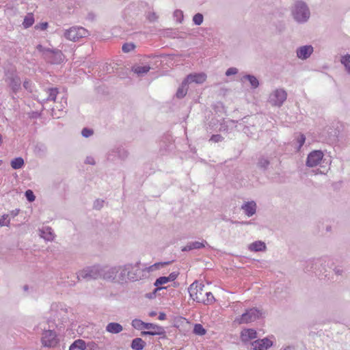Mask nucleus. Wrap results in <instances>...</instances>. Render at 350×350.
<instances>
[{
  "label": "nucleus",
  "mask_w": 350,
  "mask_h": 350,
  "mask_svg": "<svg viewBox=\"0 0 350 350\" xmlns=\"http://www.w3.org/2000/svg\"><path fill=\"white\" fill-rule=\"evenodd\" d=\"M49 314L48 323H53L55 327H62L68 319V308L64 304L60 302L51 304Z\"/></svg>",
  "instance_id": "nucleus-1"
},
{
  "label": "nucleus",
  "mask_w": 350,
  "mask_h": 350,
  "mask_svg": "<svg viewBox=\"0 0 350 350\" xmlns=\"http://www.w3.org/2000/svg\"><path fill=\"white\" fill-rule=\"evenodd\" d=\"M116 283L124 284L128 281H137L140 279V271L137 264L128 263L116 266Z\"/></svg>",
  "instance_id": "nucleus-2"
},
{
  "label": "nucleus",
  "mask_w": 350,
  "mask_h": 350,
  "mask_svg": "<svg viewBox=\"0 0 350 350\" xmlns=\"http://www.w3.org/2000/svg\"><path fill=\"white\" fill-rule=\"evenodd\" d=\"M290 12L293 21L299 25L308 23L311 16L308 4L302 0H295L290 7Z\"/></svg>",
  "instance_id": "nucleus-3"
},
{
  "label": "nucleus",
  "mask_w": 350,
  "mask_h": 350,
  "mask_svg": "<svg viewBox=\"0 0 350 350\" xmlns=\"http://www.w3.org/2000/svg\"><path fill=\"white\" fill-rule=\"evenodd\" d=\"M36 49L42 54V58L51 64H60L66 59L63 53L57 49H50L38 44Z\"/></svg>",
  "instance_id": "nucleus-4"
},
{
  "label": "nucleus",
  "mask_w": 350,
  "mask_h": 350,
  "mask_svg": "<svg viewBox=\"0 0 350 350\" xmlns=\"http://www.w3.org/2000/svg\"><path fill=\"white\" fill-rule=\"evenodd\" d=\"M101 265H95L87 267L80 271L77 275L78 280L81 279L86 280L100 279Z\"/></svg>",
  "instance_id": "nucleus-5"
},
{
  "label": "nucleus",
  "mask_w": 350,
  "mask_h": 350,
  "mask_svg": "<svg viewBox=\"0 0 350 350\" xmlns=\"http://www.w3.org/2000/svg\"><path fill=\"white\" fill-rule=\"evenodd\" d=\"M310 263L311 264L310 271L324 274L327 272V267L332 268V260L328 256H323L310 261Z\"/></svg>",
  "instance_id": "nucleus-6"
},
{
  "label": "nucleus",
  "mask_w": 350,
  "mask_h": 350,
  "mask_svg": "<svg viewBox=\"0 0 350 350\" xmlns=\"http://www.w3.org/2000/svg\"><path fill=\"white\" fill-rule=\"evenodd\" d=\"M89 36L88 31L82 27H72L66 29L64 36L68 40L77 42L81 38L88 37Z\"/></svg>",
  "instance_id": "nucleus-7"
},
{
  "label": "nucleus",
  "mask_w": 350,
  "mask_h": 350,
  "mask_svg": "<svg viewBox=\"0 0 350 350\" xmlns=\"http://www.w3.org/2000/svg\"><path fill=\"white\" fill-rule=\"evenodd\" d=\"M41 343L44 347H55L59 343L56 332L53 329H42Z\"/></svg>",
  "instance_id": "nucleus-8"
},
{
  "label": "nucleus",
  "mask_w": 350,
  "mask_h": 350,
  "mask_svg": "<svg viewBox=\"0 0 350 350\" xmlns=\"http://www.w3.org/2000/svg\"><path fill=\"white\" fill-rule=\"evenodd\" d=\"M262 314V310L257 308L247 310L241 316L236 318L235 321L239 324L248 323L258 319Z\"/></svg>",
  "instance_id": "nucleus-9"
},
{
  "label": "nucleus",
  "mask_w": 350,
  "mask_h": 350,
  "mask_svg": "<svg viewBox=\"0 0 350 350\" xmlns=\"http://www.w3.org/2000/svg\"><path fill=\"white\" fill-rule=\"evenodd\" d=\"M5 81L12 89V92L16 93L21 89V80L16 71L9 70L5 74Z\"/></svg>",
  "instance_id": "nucleus-10"
},
{
  "label": "nucleus",
  "mask_w": 350,
  "mask_h": 350,
  "mask_svg": "<svg viewBox=\"0 0 350 350\" xmlns=\"http://www.w3.org/2000/svg\"><path fill=\"white\" fill-rule=\"evenodd\" d=\"M204 285L202 283H199L198 281L193 282L188 288V291L189 293L190 297L196 302L201 303L202 299L200 298V295H201L203 293Z\"/></svg>",
  "instance_id": "nucleus-11"
},
{
  "label": "nucleus",
  "mask_w": 350,
  "mask_h": 350,
  "mask_svg": "<svg viewBox=\"0 0 350 350\" xmlns=\"http://www.w3.org/2000/svg\"><path fill=\"white\" fill-rule=\"evenodd\" d=\"M287 94L282 89H278L272 92L269 98V102L273 106L280 107L286 100Z\"/></svg>",
  "instance_id": "nucleus-12"
},
{
  "label": "nucleus",
  "mask_w": 350,
  "mask_h": 350,
  "mask_svg": "<svg viewBox=\"0 0 350 350\" xmlns=\"http://www.w3.org/2000/svg\"><path fill=\"white\" fill-rule=\"evenodd\" d=\"M323 152L321 150H312L307 157L306 165L309 167H314L320 165L323 161Z\"/></svg>",
  "instance_id": "nucleus-13"
},
{
  "label": "nucleus",
  "mask_w": 350,
  "mask_h": 350,
  "mask_svg": "<svg viewBox=\"0 0 350 350\" xmlns=\"http://www.w3.org/2000/svg\"><path fill=\"white\" fill-rule=\"evenodd\" d=\"M116 266H101L100 279L107 282L116 283V280L117 279L116 276Z\"/></svg>",
  "instance_id": "nucleus-14"
},
{
  "label": "nucleus",
  "mask_w": 350,
  "mask_h": 350,
  "mask_svg": "<svg viewBox=\"0 0 350 350\" xmlns=\"http://www.w3.org/2000/svg\"><path fill=\"white\" fill-rule=\"evenodd\" d=\"M313 51L314 48L312 45H304L297 49L296 55L298 59L306 60L311 56Z\"/></svg>",
  "instance_id": "nucleus-15"
},
{
  "label": "nucleus",
  "mask_w": 350,
  "mask_h": 350,
  "mask_svg": "<svg viewBox=\"0 0 350 350\" xmlns=\"http://www.w3.org/2000/svg\"><path fill=\"white\" fill-rule=\"evenodd\" d=\"M253 350H266L272 346V342L267 338L259 339L252 343Z\"/></svg>",
  "instance_id": "nucleus-16"
},
{
  "label": "nucleus",
  "mask_w": 350,
  "mask_h": 350,
  "mask_svg": "<svg viewBox=\"0 0 350 350\" xmlns=\"http://www.w3.org/2000/svg\"><path fill=\"white\" fill-rule=\"evenodd\" d=\"M113 156L117 157L120 160H125L129 156V152L124 148L118 146L111 150L109 154L108 159H111V157Z\"/></svg>",
  "instance_id": "nucleus-17"
},
{
  "label": "nucleus",
  "mask_w": 350,
  "mask_h": 350,
  "mask_svg": "<svg viewBox=\"0 0 350 350\" xmlns=\"http://www.w3.org/2000/svg\"><path fill=\"white\" fill-rule=\"evenodd\" d=\"M241 210L243 211L244 213L247 217H252L256 212L257 205L254 201L252 200V201H249V202H246L243 203L241 205Z\"/></svg>",
  "instance_id": "nucleus-18"
},
{
  "label": "nucleus",
  "mask_w": 350,
  "mask_h": 350,
  "mask_svg": "<svg viewBox=\"0 0 350 350\" xmlns=\"http://www.w3.org/2000/svg\"><path fill=\"white\" fill-rule=\"evenodd\" d=\"M206 74L201 73H194L190 74L187 75L185 81L189 84L191 83H196L198 84H201L206 81Z\"/></svg>",
  "instance_id": "nucleus-19"
},
{
  "label": "nucleus",
  "mask_w": 350,
  "mask_h": 350,
  "mask_svg": "<svg viewBox=\"0 0 350 350\" xmlns=\"http://www.w3.org/2000/svg\"><path fill=\"white\" fill-rule=\"evenodd\" d=\"M39 234L40 237L46 241H52L55 237L53 230L49 226H43L39 230Z\"/></svg>",
  "instance_id": "nucleus-20"
},
{
  "label": "nucleus",
  "mask_w": 350,
  "mask_h": 350,
  "mask_svg": "<svg viewBox=\"0 0 350 350\" xmlns=\"http://www.w3.org/2000/svg\"><path fill=\"white\" fill-rule=\"evenodd\" d=\"M207 242L206 241H202V242L200 241H193V242H189L187 243V245L183 247L182 248L183 252H188L192 250H198L202 247H204L206 245H207Z\"/></svg>",
  "instance_id": "nucleus-21"
},
{
  "label": "nucleus",
  "mask_w": 350,
  "mask_h": 350,
  "mask_svg": "<svg viewBox=\"0 0 350 350\" xmlns=\"http://www.w3.org/2000/svg\"><path fill=\"white\" fill-rule=\"evenodd\" d=\"M267 249V246L265 242L262 241H256L248 246V250L251 252H264Z\"/></svg>",
  "instance_id": "nucleus-22"
},
{
  "label": "nucleus",
  "mask_w": 350,
  "mask_h": 350,
  "mask_svg": "<svg viewBox=\"0 0 350 350\" xmlns=\"http://www.w3.org/2000/svg\"><path fill=\"white\" fill-rule=\"evenodd\" d=\"M256 332L253 329H246L241 332V339L243 341L246 342L256 338Z\"/></svg>",
  "instance_id": "nucleus-23"
},
{
  "label": "nucleus",
  "mask_w": 350,
  "mask_h": 350,
  "mask_svg": "<svg viewBox=\"0 0 350 350\" xmlns=\"http://www.w3.org/2000/svg\"><path fill=\"white\" fill-rule=\"evenodd\" d=\"M123 330V327L118 323H109L106 326V331L111 334H119Z\"/></svg>",
  "instance_id": "nucleus-24"
},
{
  "label": "nucleus",
  "mask_w": 350,
  "mask_h": 350,
  "mask_svg": "<svg viewBox=\"0 0 350 350\" xmlns=\"http://www.w3.org/2000/svg\"><path fill=\"white\" fill-rule=\"evenodd\" d=\"M33 152L37 157H44L47 153V148L44 144L39 143L35 146Z\"/></svg>",
  "instance_id": "nucleus-25"
},
{
  "label": "nucleus",
  "mask_w": 350,
  "mask_h": 350,
  "mask_svg": "<svg viewBox=\"0 0 350 350\" xmlns=\"http://www.w3.org/2000/svg\"><path fill=\"white\" fill-rule=\"evenodd\" d=\"M146 345V342L141 338H135L132 340L131 347L134 350H142Z\"/></svg>",
  "instance_id": "nucleus-26"
},
{
  "label": "nucleus",
  "mask_w": 350,
  "mask_h": 350,
  "mask_svg": "<svg viewBox=\"0 0 350 350\" xmlns=\"http://www.w3.org/2000/svg\"><path fill=\"white\" fill-rule=\"evenodd\" d=\"M341 64L344 66L347 74L350 75V54L347 53L340 57Z\"/></svg>",
  "instance_id": "nucleus-27"
},
{
  "label": "nucleus",
  "mask_w": 350,
  "mask_h": 350,
  "mask_svg": "<svg viewBox=\"0 0 350 350\" xmlns=\"http://www.w3.org/2000/svg\"><path fill=\"white\" fill-rule=\"evenodd\" d=\"M85 342L81 339H78L72 343L69 350H85Z\"/></svg>",
  "instance_id": "nucleus-28"
},
{
  "label": "nucleus",
  "mask_w": 350,
  "mask_h": 350,
  "mask_svg": "<svg viewBox=\"0 0 350 350\" xmlns=\"http://www.w3.org/2000/svg\"><path fill=\"white\" fill-rule=\"evenodd\" d=\"M269 165L270 161L267 157L262 156L258 159L257 166L260 170L263 171L267 170Z\"/></svg>",
  "instance_id": "nucleus-29"
},
{
  "label": "nucleus",
  "mask_w": 350,
  "mask_h": 350,
  "mask_svg": "<svg viewBox=\"0 0 350 350\" xmlns=\"http://www.w3.org/2000/svg\"><path fill=\"white\" fill-rule=\"evenodd\" d=\"M306 142V137L304 134H299L295 139V148L297 151L300 150Z\"/></svg>",
  "instance_id": "nucleus-30"
},
{
  "label": "nucleus",
  "mask_w": 350,
  "mask_h": 350,
  "mask_svg": "<svg viewBox=\"0 0 350 350\" xmlns=\"http://www.w3.org/2000/svg\"><path fill=\"white\" fill-rule=\"evenodd\" d=\"M150 70V67L148 65L133 66L132 70L138 75L146 74Z\"/></svg>",
  "instance_id": "nucleus-31"
},
{
  "label": "nucleus",
  "mask_w": 350,
  "mask_h": 350,
  "mask_svg": "<svg viewBox=\"0 0 350 350\" xmlns=\"http://www.w3.org/2000/svg\"><path fill=\"white\" fill-rule=\"evenodd\" d=\"M10 165L14 170L21 169L25 165L24 159L20 157L14 158L11 161Z\"/></svg>",
  "instance_id": "nucleus-32"
},
{
  "label": "nucleus",
  "mask_w": 350,
  "mask_h": 350,
  "mask_svg": "<svg viewBox=\"0 0 350 350\" xmlns=\"http://www.w3.org/2000/svg\"><path fill=\"white\" fill-rule=\"evenodd\" d=\"M187 85L188 83L184 80L181 84V86L178 89L176 92V96L178 98H183L187 92Z\"/></svg>",
  "instance_id": "nucleus-33"
},
{
  "label": "nucleus",
  "mask_w": 350,
  "mask_h": 350,
  "mask_svg": "<svg viewBox=\"0 0 350 350\" xmlns=\"http://www.w3.org/2000/svg\"><path fill=\"white\" fill-rule=\"evenodd\" d=\"M243 78L249 81L252 88L256 89L258 87L259 81L255 76L252 75H246L243 77Z\"/></svg>",
  "instance_id": "nucleus-34"
},
{
  "label": "nucleus",
  "mask_w": 350,
  "mask_h": 350,
  "mask_svg": "<svg viewBox=\"0 0 350 350\" xmlns=\"http://www.w3.org/2000/svg\"><path fill=\"white\" fill-rule=\"evenodd\" d=\"M34 23V17L33 14H28L24 18L23 25L25 28H29L33 25Z\"/></svg>",
  "instance_id": "nucleus-35"
},
{
  "label": "nucleus",
  "mask_w": 350,
  "mask_h": 350,
  "mask_svg": "<svg viewBox=\"0 0 350 350\" xmlns=\"http://www.w3.org/2000/svg\"><path fill=\"white\" fill-rule=\"evenodd\" d=\"M145 324V322L138 319H135L131 322V325L137 330H142L144 329Z\"/></svg>",
  "instance_id": "nucleus-36"
},
{
  "label": "nucleus",
  "mask_w": 350,
  "mask_h": 350,
  "mask_svg": "<svg viewBox=\"0 0 350 350\" xmlns=\"http://www.w3.org/2000/svg\"><path fill=\"white\" fill-rule=\"evenodd\" d=\"M47 100H55L58 94L57 88H49L47 90Z\"/></svg>",
  "instance_id": "nucleus-37"
},
{
  "label": "nucleus",
  "mask_w": 350,
  "mask_h": 350,
  "mask_svg": "<svg viewBox=\"0 0 350 350\" xmlns=\"http://www.w3.org/2000/svg\"><path fill=\"white\" fill-rule=\"evenodd\" d=\"M193 333L199 336H203L206 334V329L201 324L196 323L194 325Z\"/></svg>",
  "instance_id": "nucleus-38"
},
{
  "label": "nucleus",
  "mask_w": 350,
  "mask_h": 350,
  "mask_svg": "<svg viewBox=\"0 0 350 350\" xmlns=\"http://www.w3.org/2000/svg\"><path fill=\"white\" fill-rule=\"evenodd\" d=\"M135 48V45L133 42L124 43L122 46V50L124 53H129L133 51Z\"/></svg>",
  "instance_id": "nucleus-39"
},
{
  "label": "nucleus",
  "mask_w": 350,
  "mask_h": 350,
  "mask_svg": "<svg viewBox=\"0 0 350 350\" xmlns=\"http://www.w3.org/2000/svg\"><path fill=\"white\" fill-rule=\"evenodd\" d=\"M204 16L201 13H197L193 16V22L196 25H200L203 23Z\"/></svg>",
  "instance_id": "nucleus-40"
},
{
  "label": "nucleus",
  "mask_w": 350,
  "mask_h": 350,
  "mask_svg": "<svg viewBox=\"0 0 350 350\" xmlns=\"http://www.w3.org/2000/svg\"><path fill=\"white\" fill-rule=\"evenodd\" d=\"M206 299H203V301H201V303H203L204 304L208 305L212 304L215 301V298L212 293L211 292H206L205 293Z\"/></svg>",
  "instance_id": "nucleus-41"
},
{
  "label": "nucleus",
  "mask_w": 350,
  "mask_h": 350,
  "mask_svg": "<svg viewBox=\"0 0 350 350\" xmlns=\"http://www.w3.org/2000/svg\"><path fill=\"white\" fill-rule=\"evenodd\" d=\"M168 144H166L165 142H161L160 144L161 150L163 152H166L172 148V144L170 142L169 137H166Z\"/></svg>",
  "instance_id": "nucleus-42"
},
{
  "label": "nucleus",
  "mask_w": 350,
  "mask_h": 350,
  "mask_svg": "<svg viewBox=\"0 0 350 350\" xmlns=\"http://www.w3.org/2000/svg\"><path fill=\"white\" fill-rule=\"evenodd\" d=\"M168 282H170V281L168 280L167 277H166V276H161V277H159V278H157L155 280V282L154 283V285L155 286H159L160 287V286H161L163 284H165L167 283Z\"/></svg>",
  "instance_id": "nucleus-43"
},
{
  "label": "nucleus",
  "mask_w": 350,
  "mask_h": 350,
  "mask_svg": "<svg viewBox=\"0 0 350 350\" xmlns=\"http://www.w3.org/2000/svg\"><path fill=\"white\" fill-rule=\"evenodd\" d=\"M144 329H149V330H156V329L158 330V329H164V328L163 327H161L159 325L154 324V323H146Z\"/></svg>",
  "instance_id": "nucleus-44"
},
{
  "label": "nucleus",
  "mask_w": 350,
  "mask_h": 350,
  "mask_svg": "<svg viewBox=\"0 0 350 350\" xmlns=\"http://www.w3.org/2000/svg\"><path fill=\"white\" fill-rule=\"evenodd\" d=\"M174 18L177 21L178 23H182L183 20V12L180 10H176L174 12L173 14Z\"/></svg>",
  "instance_id": "nucleus-45"
},
{
  "label": "nucleus",
  "mask_w": 350,
  "mask_h": 350,
  "mask_svg": "<svg viewBox=\"0 0 350 350\" xmlns=\"http://www.w3.org/2000/svg\"><path fill=\"white\" fill-rule=\"evenodd\" d=\"M165 334V329L158 330H148V336H164Z\"/></svg>",
  "instance_id": "nucleus-46"
},
{
  "label": "nucleus",
  "mask_w": 350,
  "mask_h": 350,
  "mask_svg": "<svg viewBox=\"0 0 350 350\" xmlns=\"http://www.w3.org/2000/svg\"><path fill=\"white\" fill-rule=\"evenodd\" d=\"M146 18L151 23L155 22L158 19V16L156 12L150 11L146 14Z\"/></svg>",
  "instance_id": "nucleus-47"
},
{
  "label": "nucleus",
  "mask_w": 350,
  "mask_h": 350,
  "mask_svg": "<svg viewBox=\"0 0 350 350\" xmlns=\"http://www.w3.org/2000/svg\"><path fill=\"white\" fill-rule=\"evenodd\" d=\"M25 196L26 199L29 202H33L35 200L36 196H35L33 192L30 189H28L25 191Z\"/></svg>",
  "instance_id": "nucleus-48"
},
{
  "label": "nucleus",
  "mask_w": 350,
  "mask_h": 350,
  "mask_svg": "<svg viewBox=\"0 0 350 350\" xmlns=\"http://www.w3.org/2000/svg\"><path fill=\"white\" fill-rule=\"evenodd\" d=\"M94 133V131L92 129L89 128H83L81 131V135L84 137H89L92 136Z\"/></svg>",
  "instance_id": "nucleus-49"
},
{
  "label": "nucleus",
  "mask_w": 350,
  "mask_h": 350,
  "mask_svg": "<svg viewBox=\"0 0 350 350\" xmlns=\"http://www.w3.org/2000/svg\"><path fill=\"white\" fill-rule=\"evenodd\" d=\"M223 140H224V137L221 135L216 134V135H213L211 137L209 141L213 142L214 143H217V142H221Z\"/></svg>",
  "instance_id": "nucleus-50"
},
{
  "label": "nucleus",
  "mask_w": 350,
  "mask_h": 350,
  "mask_svg": "<svg viewBox=\"0 0 350 350\" xmlns=\"http://www.w3.org/2000/svg\"><path fill=\"white\" fill-rule=\"evenodd\" d=\"M8 215H3L0 219V226H8L10 224V220L8 219Z\"/></svg>",
  "instance_id": "nucleus-51"
},
{
  "label": "nucleus",
  "mask_w": 350,
  "mask_h": 350,
  "mask_svg": "<svg viewBox=\"0 0 350 350\" xmlns=\"http://www.w3.org/2000/svg\"><path fill=\"white\" fill-rule=\"evenodd\" d=\"M237 73H238V69L237 68H234V67L229 68L226 71V75L228 76V77L236 75Z\"/></svg>",
  "instance_id": "nucleus-52"
},
{
  "label": "nucleus",
  "mask_w": 350,
  "mask_h": 350,
  "mask_svg": "<svg viewBox=\"0 0 350 350\" xmlns=\"http://www.w3.org/2000/svg\"><path fill=\"white\" fill-rule=\"evenodd\" d=\"M48 23L47 22H43V23H41L38 25H36L35 26V29H39V30H41V31H44L47 29L48 27Z\"/></svg>",
  "instance_id": "nucleus-53"
},
{
  "label": "nucleus",
  "mask_w": 350,
  "mask_h": 350,
  "mask_svg": "<svg viewBox=\"0 0 350 350\" xmlns=\"http://www.w3.org/2000/svg\"><path fill=\"white\" fill-rule=\"evenodd\" d=\"M103 204H104V200H96L94 202V208L95 209H100L103 206Z\"/></svg>",
  "instance_id": "nucleus-54"
},
{
  "label": "nucleus",
  "mask_w": 350,
  "mask_h": 350,
  "mask_svg": "<svg viewBox=\"0 0 350 350\" xmlns=\"http://www.w3.org/2000/svg\"><path fill=\"white\" fill-rule=\"evenodd\" d=\"M85 164L92 165H94L96 164V162H95V160H94V157H92V156H88L85 158Z\"/></svg>",
  "instance_id": "nucleus-55"
},
{
  "label": "nucleus",
  "mask_w": 350,
  "mask_h": 350,
  "mask_svg": "<svg viewBox=\"0 0 350 350\" xmlns=\"http://www.w3.org/2000/svg\"><path fill=\"white\" fill-rule=\"evenodd\" d=\"M178 275V272H172L171 273H170V275L167 277L168 278V280L170 282V281H174L175 280L177 277Z\"/></svg>",
  "instance_id": "nucleus-56"
},
{
  "label": "nucleus",
  "mask_w": 350,
  "mask_h": 350,
  "mask_svg": "<svg viewBox=\"0 0 350 350\" xmlns=\"http://www.w3.org/2000/svg\"><path fill=\"white\" fill-rule=\"evenodd\" d=\"M333 270H334V272L335 273V274L337 275H342V273L343 272V270L340 267H334Z\"/></svg>",
  "instance_id": "nucleus-57"
},
{
  "label": "nucleus",
  "mask_w": 350,
  "mask_h": 350,
  "mask_svg": "<svg viewBox=\"0 0 350 350\" xmlns=\"http://www.w3.org/2000/svg\"><path fill=\"white\" fill-rule=\"evenodd\" d=\"M164 288H165V287L156 286V288L152 291V295H154V297H156V293H157V291L164 289Z\"/></svg>",
  "instance_id": "nucleus-58"
},
{
  "label": "nucleus",
  "mask_w": 350,
  "mask_h": 350,
  "mask_svg": "<svg viewBox=\"0 0 350 350\" xmlns=\"http://www.w3.org/2000/svg\"><path fill=\"white\" fill-rule=\"evenodd\" d=\"M164 288H165V287L156 286V288L152 291V295H154V297H156V293H157V291L164 289Z\"/></svg>",
  "instance_id": "nucleus-59"
},
{
  "label": "nucleus",
  "mask_w": 350,
  "mask_h": 350,
  "mask_svg": "<svg viewBox=\"0 0 350 350\" xmlns=\"http://www.w3.org/2000/svg\"><path fill=\"white\" fill-rule=\"evenodd\" d=\"M158 319L161 321L165 320L166 319V314L164 312H159Z\"/></svg>",
  "instance_id": "nucleus-60"
},
{
  "label": "nucleus",
  "mask_w": 350,
  "mask_h": 350,
  "mask_svg": "<svg viewBox=\"0 0 350 350\" xmlns=\"http://www.w3.org/2000/svg\"><path fill=\"white\" fill-rule=\"evenodd\" d=\"M146 297L149 298V299H152V298L155 297L154 295H152V292L150 293H147Z\"/></svg>",
  "instance_id": "nucleus-61"
},
{
  "label": "nucleus",
  "mask_w": 350,
  "mask_h": 350,
  "mask_svg": "<svg viewBox=\"0 0 350 350\" xmlns=\"http://www.w3.org/2000/svg\"><path fill=\"white\" fill-rule=\"evenodd\" d=\"M23 86L25 89H28V87H29V81H24L23 83Z\"/></svg>",
  "instance_id": "nucleus-62"
},
{
  "label": "nucleus",
  "mask_w": 350,
  "mask_h": 350,
  "mask_svg": "<svg viewBox=\"0 0 350 350\" xmlns=\"http://www.w3.org/2000/svg\"><path fill=\"white\" fill-rule=\"evenodd\" d=\"M157 314L156 312L152 311L149 313L150 317H154Z\"/></svg>",
  "instance_id": "nucleus-63"
},
{
  "label": "nucleus",
  "mask_w": 350,
  "mask_h": 350,
  "mask_svg": "<svg viewBox=\"0 0 350 350\" xmlns=\"http://www.w3.org/2000/svg\"><path fill=\"white\" fill-rule=\"evenodd\" d=\"M293 347L288 346V347H285L284 349H283L282 350H293Z\"/></svg>",
  "instance_id": "nucleus-64"
}]
</instances>
